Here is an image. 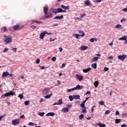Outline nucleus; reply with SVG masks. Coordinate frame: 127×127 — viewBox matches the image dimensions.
Here are the masks:
<instances>
[{
    "instance_id": "1",
    "label": "nucleus",
    "mask_w": 127,
    "mask_h": 127,
    "mask_svg": "<svg viewBox=\"0 0 127 127\" xmlns=\"http://www.w3.org/2000/svg\"><path fill=\"white\" fill-rule=\"evenodd\" d=\"M3 40L6 44L11 43V42L12 41V37L10 36L4 35Z\"/></svg>"
},
{
    "instance_id": "2",
    "label": "nucleus",
    "mask_w": 127,
    "mask_h": 127,
    "mask_svg": "<svg viewBox=\"0 0 127 127\" xmlns=\"http://www.w3.org/2000/svg\"><path fill=\"white\" fill-rule=\"evenodd\" d=\"M45 15L42 17V19H46V18H51L53 16V14L51 12H47V14H45Z\"/></svg>"
},
{
    "instance_id": "3",
    "label": "nucleus",
    "mask_w": 127,
    "mask_h": 127,
    "mask_svg": "<svg viewBox=\"0 0 127 127\" xmlns=\"http://www.w3.org/2000/svg\"><path fill=\"white\" fill-rule=\"evenodd\" d=\"M24 26L23 25L22 26H19V25L17 24L13 27V30L16 31V30H20L21 29H22Z\"/></svg>"
},
{
    "instance_id": "4",
    "label": "nucleus",
    "mask_w": 127,
    "mask_h": 127,
    "mask_svg": "<svg viewBox=\"0 0 127 127\" xmlns=\"http://www.w3.org/2000/svg\"><path fill=\"white\" fill-rule=\"evenodd\" d=\"M53 13L55 14H57V13H60L62 12V8H58L57 9H53Z\"/></svg>"
},
{
    "instance_id": "5",
    "label": "nucleus",
    "mask_w": 127,
    "mask_h": 127,
    "mask_svg": "<svg viewBox=\"0 0 127 127\" xmlns=\"http://www.w3.org/2000/svg\"><path fill=\"white\" fill-rule=\"evenodd\" d=\"M127 56L126 55H120L118 57V58L119 59V60H121L122 61H124L125 59L127 58Z\"/></svg>"
},
{
    "instance_id": "6",
    "label": "nucleus",
    "mask_w": 127,
    "mask_h": 127,
    "mask_svg": "<svg viewBox=\"0 0 127 127\" xmlns=\"http://www.w3.org/2000/svg\"><path fill=\"white\" fill-rule=\"evenodd\" d=\"M46 34H47V31H43V32L41 33L40 34L39 39H43L44 38Z\"/></svg>"
},
{
    "instance_id": "7",
    "label": "nucleus",
    "mask_w": 127,
    "mask_h": 127,
    "mask_svg": "<svg viewBox=\"0 0 127 127\" xmlns=\"http://www.w3.org/2000/svg\"><path fill=\"white\" fill-rule=\"evenodd\" d=\"M12 124L14 126L18 125V124H19V119H15V120H13L12 122Z\"/></svg>"
},
{
    "instance_id": "8",
    "label": "nucleus",
    "mask_w": 127,
    "mask_h": 127,
    "mask_svg": "<svg viewBox=\"0 0 127 127\" xmlns=\"http://www.w3.org/2000/svg\"><path fill=\"white\" fill-rule=\"evenodd\" d=\"M9 76V73L7 71L3 72L2 74V77L4 78V77H7Z\"/></svg>"
},
{
    "instance_id": "9",
    "label": "nucleus",
    "mask_w": 127,
    "mask_h": 127,
    "mask_svg": "<svg viewBox=\"0 0 127 127\" xmlns=\"http://www.w3.org/2000/svg\"><path fill=\"white\" fill-rule=\"evenodd\" d=\"M76 77L79 81H82L84 79V77H83V76L80 75L78 74H76Z\"/></svg>"
},
{
    "instance_id": "10",
    "label": "nucleus",
    "mask_w": 127,
    "mask_h": 127,
    "mask_svg": "<svg viewBox=\"0 0 127 127\" xmlns=\"http://www.w3.org/2000/svg\"><path fill=\"white\" fill-rule=\"evenodd\" d=\"M83 89V86L77 85L75 87H74V90H82Z\"/></svg>"
},
{
    "instance_id": "11",
    "label": "nucleus",
    "mask_w": 127,
    "mask_h": 127,
    "mask_svg": "<svg viewBox=\"0 0 127 127\" xmlns=\"http://www.w3.org/2000/svg\"><path fill=\"white\" fill-rule=\"evenodd\" d=\"M49 91H50V88H45L43 89V92L46 94L47 95L49 93Z\"/></svg>"
},
{
    "instance_id": "12",
    "label": "nucleus",
    "mask_w": 127,
    "mask_h": 127,
    "mask_svg": "<svg viewBox=\"0 0 127 127\" xmlns=\"http://www.w3.org/2000/svg\"><path fill=\"white\" fill-rule=\"evenodd\" d=\"M44 12L45 14H47V12H48V5H46L44 7Z\"/></svg>"
},
{
    "instance_id": "13",
    "label": "nucleus",
    "mask_w": 127,
    "mask_h": 127,
    "mask_svg": "<svg viewBox=\"0 0 127 127\" xmlns=\"http://www.w3.org/2000/svg\"><path fill=\"white\" fill-rule=\"evenodd\" d=\"M46 116H47V117H54V116H55V113L54 112H49L47 113Z\"/></svg>"
},
{
    "instance_id": "14",
    "label": "nucleus",
    "mask_w": 127,
    "mask_h": 127,
    "mask_svg": "<svg viewBox=\"0 0 127 127\" xmlns=\"http://www.w3.org/2000/svg\"><path fill=\"white\" fill-rule=\"evenodd\" d=\"M31 21L32 22V24H33V23H34V22L35 23H37V24L43 23V22L37 21L36 20H32Z\"/></svg>"
},
{
    "instance_id": "15",
    "label": "nucleus",
    "mask_w": 127,
    "mask_h": 127,
    "mask_svg": "<svg viewBox=\"0 0 127 127\" xmlns=\"http://www.w3.org/2000/svg\"><path fill=\"white\" fill-rule=\"evenodd\" d=\"M78 32L79 33V35L80 36H81V37H84V36H85V33H84L83 31L78 30Z\"/></svg>"
},
{
    "instance_id": "16",
    "label": "nucleus",
    "mask_w": 127,
    "mask_h": 127,
    "mask_svg": "<svg viewBox=\"0 0 127 127\" xmlns=\"http://www.w3.org/2000/svg\"><path fill=\"white\" fill-rule=\"evenodd\" d=\"M88 49V47L86 46H82L80 47V50L81 51H84V50H87Z\"/></svg>"
},
{
    "instance_id": "17",
    "label": "nucleus",
    "mask_w": 127,
    "mask_h": 127,
    "mask_svg": "<svg viewBox=\"0 0 127 127\" xmlns=\"http://www.w3.org/2000/svg\"><path fill=\"white\" fill-rule=\"evenodd\" d=\"M63 18H64V16L63 15L60 16H56L54 18V19H62Z\"/></svg>"
},
{
    "instance_id": "18",
    "label": "nucleus",
    "mask_w": 127,
    "mask_h": 127,
    "mask_svg": "<svg viewBox=\"0 0 127 127\" xmlns=\"http://www.w3.org/2000/svg\"><path fill=\"white\" fill-rule=\"evenodd\" d=\"M61 6L64 9H67V10H68V9H70V7H69V6H65V5L62 4V5H61Z\"/></svg>"
},
{
    "instance_id": "19",
    "label": "nucleus",
    "mask_w": 127,
    "mask_h": 127,
    "mask_svg": "<svg viewBox=\"0 0 127 127\" xmlns=\"http://www.w3.org/2000/svg\"><path fill=\"white\" fill-rule=\"evenodd\" d=\"M91 69L90 67H89L88 68H85L83 69V72L84 73H88V72H89V71H91Z\"/></svg>"
},
{
    "instance_id": "20",
    "label": "nucleus",
    "mask_w": 127,
    "mask_h": 127,
    "mask_svg": "<svg viewBox=\"0 0 127 127\" xmlns=\"http://www.w3.org/2000/svg\"><path fill=\"white\" fill-rule=\"evenodd\" d=\"M1 32H7V29L5 27H3L1 28Z\"/></svg>"
},
{
    "instance_id": "21",
    "label": "nucleus",
    "mask_w": 127,
    "mask_h": 127,
    "mask_svg": "<svg viewBox=\"0 0 127 127\" xmlns=\"http://www.w3.org/2000/svg\"><path fill=\"white\" fill-rule=\"evenodd\" d=\"M55 105H62V99H60L58 103H55L54 106H55Z\"/></svg>"
},
{
    "instance_id": "22",
    "label": "nucleus",
    "mask_w": 127,
    "mask_h": 127,
    "mask_svg": "<svg viewBox=\"0 0 127 127\" xmlns=\"http://www.w3.org/2000/svg\"><path fill=\"white\" fill-rule=\"evenodd\" d=\"M116 28L118 29H123V26L121 24H117L116 25Z\"/></svg>"
},
{
    "instance_id": "23",
    "label": "nucleus",
    "mask_w": 127,
    "mask_h": 127,
    "mask_svg": "<svg viewBox=\"0 0 127 127\" xmlns=\"http://www.w3.org/2000/svg\"><path fill=\"white\" fill-rule=\"evenodd\" d=\"M68 111H69V109L68 108H64L62 109L63 113H67Z\"/></svg>"
},
{
    "instance_id": "24",
    "label": "nucleus",
    "mask_w": 127,
    "mask_h": 127,
    "mask_svg": "<svg viewBox=\"0 0 127 127\" xmlns=\"http://www.w3.org/2000/svg\"><path fill=\"white\" fill-rule=\"evenodd\" d=\"M73 98L75 100H79L80 99V95H73Z\"/></svg>"
},
{
    "instance_id": "25",
    "label": "nucleus",
    "mask_w": 127,
    "mask_h": 127,
    "mask_svg": "<svg viewBox=\"0 0 127 127\" xmlns=\"http://www.w3.org/2000/svg\"><path fill=\"white\" fill-rule=\"evenodd\" d=\"M127 36H124L123 37H121L119 39V40H127Z\"/></svg>"
},
{
    "instance_id": "26",
    "label": "nucleus",
    "mask_w": 127,
    "mask_h": 127,
    "mask_svg": "<svg viewBox=\"0 0 127 127\" xmlns=\"http://www.w3.org/2000/svg\"><path fill=\"white\" fill-rule=\"evenodd\" d=\"M91 67L93 69H97V63H94L91 64Z\"/></svg>"
},
{
    "instance_id": "27",
    "label": "nucleus",
    "mask_w": 127,
    "mask_h": 127,
    "mask_svg": "<svg viewBox=\"0 0 127 127\" xmlns=\"http://www.w3.org/2000/svg\"><path fill=\"white\" fill-rule=\"evenodd\" d=\"M5 97H9V94L8 93H6L1 96V98H4Z\"/></svg>"
},
{
    "instance_id": "28",
    "label": "nucleus",
    "mask_w": 127,
    "mask_h": 127,
    "mask_svg": "<svg viewBox=\"0 0 127 127\" xmlns=\"http://www.w3.org/2000/svg\"><path fill=\"white\" fill-rule=\"evenodd\" d=\"M84 3L87 6H90V1L86 0Z\"/></svg>"
},
{
    "instance_id": "29",
    "label": "nucleus",
    "mask_w": 127,
    "mask_h": 127,
    "mask_svg": "<svg viewBox=\"0 0 127 127\" xmlns=\"http://www.w3.org/2000/svg\"><path fill=\"white\" fill-rule=\"evenodd\" d=\"M98 59H99V58L98 57H94L92 61L93 62H96V61H98Z\"/></svg>"
},
{
    "instance_id": "30",
    "label": "nucleus",
    "mask_w": 127,
    "mask_h": 127,
    "mask_svg": "<svg viewBox=\"0 0 127 127\" xmlns=\"http://www.w3.org/2000/svg\"><path fill=\"white\" fill-rule=\"evenodd\" d=\"M52 95H53V94L51 93L49 95H46V96H45V99H49V98H50V97H51L52 96Z\"/></svg>"
},
{
    "instance_id": "31",
    "label": "nucleus",
    "mask_w": 127,
    "mask_h": 127,
    "mask_svg": "<svg viewBox=\"0 0 127 127\" xmlns=\"http://www.w3.org/2000/svg\"><path fill=\"white\" fill-rule=\"evenodd\" d=\"M68 98L69 101H70V102H72V101H73V100H74V97H73V96H72V95H69L68 96Z\"/></svg>"
},
{
    "instance_id": "32",
    "label": "nucleus",
    "mask_w": 127,
    "mask_h": 127,
    "mask_svg": "<svg viewBox=\"0 0 127 127\" xmlns=\"http://www.w3.org/2000/svg\"><path fill=\"white\" fill-rule=\"evenodd\" d=\"M94 85L95 87V88H97V87H98V86H99V82L96 81H95V82L94 83Z\"/></svg>"
},
{
    "instance_id": "33",
    "label": "nucleus",
    "mask_w": 127,
    "mask_h": 127,
    "mask_svg": "<svg viewBox=\"0 0 127 127\" xmlns=\"http://www.w3.org/2000/svg\"><path fill=\"white\" fill-rule=\"evenodd\" d=\"M9 96H13L14 95H15V92L13 91H10V92H8Z\"/></svg>"
},
{
    "instance_id": "34",
    "label": "nucleus",
    "mask_w": 127,
    "mask_h": 127,
    "mask_svg": "<svg viewBox=\"0 0 127 127\" xmlns=\"http://www.w3.org/2000/svg\"><path fill=\"white\" fill-rule=\"evenodd\" d=\"M73 36L75 38H76V39H79V36H80V35L78 34H73Z\"/></svg>"
},
{
    "instance_id": "35",
    "label": "nucleus",
    "mask_w": 127,
    "mask_h": 127,
    "mask_svg": "<svg viewBox=\"0 0 127 127\" xmlns=\"http://www.w3.org/2000/svg\"><path fill=\"white\" fill-rule=\"evenodd\" d=\"M127 113H125L122 115V117L123 119H125V118H127Z\"/></svg>"
},
{
    "instance_id": "36",
    "label": "nucleus",
    "mask_w": 127,
    "mask_h": 127,
    "mask_svg": "<svg viewBox=\"0 0 127 127\" xmlns=\"http://www.w3.org/2000/svg\"><path fill=\"white\" fill-rule=\"evenodd\" d=\"M87 107H84L83 109H82V113L83 114H85V113H87Z\"/></svg>"
},
{
    "instance_id": "37",
    "label": "nucleus",
    "mask_w": 127,
    "mask_h": 127,
    "mask_svg": "<svg viewBox=\"0 0 127 127\" xmlns=\"http://www.w3.org/2000/svg\"><path fill=\"white\" fill-rule=\"evenodd\" d=\"M30 103V101H25L24 102V105L25 106H28V105H29Z\"/></svg>"
},
{
    "instance_id": "38",
    "label": "nucleus",
    "mask_w": 127,
    "mask_h": 127,
    "mask_svg": "<svg viewBox=\"0 0 127 127\" xmlns=\"http://www.w3.org/2000/svg\"><path fill=\"white\" fill-rule=\"evenodd\" d=\"M72 91H75V88L74 87L71 89H68L67 90V92L69 93L70 92H72Z\"/></svg>"
},
{
    "instance_id": "39",
    "label": "nucleus",
    "mask_w": 127,
    "mask_h": 127,
    "mask_svg": "<svg viewBox=\"0 0 127 127\" xmlns=\"http://www.w3.org/2000/svg\"><path fill=\"white\" fill-rule=\"evenodd\" d=\"M98 126H99L100 127H106V125L105 124L99 123L98 124Z\"/></svg>"
},
{
    "instance_id": "40",
    "label": "nucleus",
    "mask_w": 127,
    "mask_h": 127,
    "mask_svg": "<svg viewBox=\"0 0 127 127\" xmlns=\"http://www.w3.org/2000/svg\"><path fill=\"white\" fill-rule=\"evenodd\" d=\"M28 125L29 126H37V124H35V123H32V122H30V123H29Z\"/></svg>"
},
{
    "instance_id": "41",
    "label": "nucleus",
    "mask_w": 127,
    "mask_h": 127,
    "mask_svg": "<svg viewBox=\"0 0 127 127\" xmlns=\"http://www.w3.org/2000/svg\"><path fill=\"white\" fill-rule=\"evenodd\" d=\"M121 119H116V120H115V123H116V124H119V123H121Z\"/></svg>"
},
{
    "instance_id": "42",
    "label": "nucleus",
    "mask_w": 127,
    "mask_h": 127,
    "mask_svg": "<svg viewBox=\"0 0 127 127\" xmlns=\"http://www.w3.org/2000/svg\"><path fill=\"white\" fill-rule=\"evenodd\" d=\"M99 104L101 105V106H104V105H105V102L103 101H101L99 102Z\"/></svg>"
},
{
    "instance_id": "43",
    "label": "nucleus",
    "mask_w": 127,
    "mask_h": 127,
    "mask_svg": "<svg viewBox=\"0 0 127 127\" xmlns=\"http://www.w3.org/2000/svg\"><path fill=\"white\" fill-rule=\"evenodd\" d=\"M30 27L32 28V29H37V27L35 25H31Z\"/></svg>"
},
{
    "instance_id": "44",
    "label": "nucleus",
    "mask_w": 127,
    "mask_h": 127,
    "mask_svg": "<svg viewBox=\"0 0 127 127\" xmlns=\"http://www.w3.org/2000/svg\"><path fill=\"white\" fill-rule=\"evenodd\" d=\"M81 108H85V103L83 102L80 105Z\"/></svg>"
},
{
    "instance_id": "45",
    "label": "nucleus",
    "mask_w": 127,
    "mask_h": 127,
    "mask_svg": "<svg viewBox=\"0 0 127 127\" xmlns=\"http://www.w3.org/2000/svg\"><path fill=\"white\" fill-rule=\"evenodd\" d=\"M79 120H82V119H84V115L81 114V115L79 116Z\"/></svg>"
},
{
    "instance_id": "46",
    "label": "nucleus",
    "mask_w": 127,
    "mask_h": 127,
    "mask_svg": "<svg viewBox=\"0 0 127 127\" xmlns=\"http://www.w3.org/2000/svg\"><path fill=\"white\" fill-rule=\"evenodd\" d=\"M45 114V113L44 112H41L39 114V116H40V117H43V116H44V114Z\"/></svg>"
},
{
    "instance_id": "47",
    "label": "nucleus",
    "mask_w": 127,
    "mask_h": 127,
    "mask_svg": "<svg viewBox=\"0 0 127 127\" xmlns=\"http://www.w3.org/2000/svg\"><path fill=\"white\" fill-rule=\"evenodd\" d=\"M18 97L20 98V99L21 100H22V99H23V95H22V94H19V95H18Z\"/></svg>"
},
{
    "instance_id": "48",
    "label": "nucleus",
    "mask_w": 127,
    "mask_h": 127,
    "mask_svg": "<svg viewBox=\"0 0 127 127\" xmlns=\"http://www.w3.org/2000/svg\"><path fill=\"white\" fill-rule=\"evenodd\" d=\"M104 72H107V71H109L108 67L105 66L104 68Z\"/></svg>"
},
{
    "instance_id": "49",
    "label": "nucleus",
    "mask_w": 127,
    "mask_h": 127,
    "mask_svg": "<svg viewBox=\"0 0 127 127\" xmlns=\"http://www.w3.org/2000/svg\"><path fill=\"white\" fill-rule=\"evenodd\" d=\"M56 57H53L52 58V61H53V62H55V61H56Z\"/></svg>"
},
{
    "instance_id": "50",
    "label": "nucleus",
    "mask_w": 127,
    "mask_h": 127,
    "mask_svg": "<svg viewBox=\"0 0 127 127\" xmlns=\"http://www.w3.org/2000/svg\"><path fill=\"white\" fill-rule=\"evenodd\" d=\"M8 51V48H5L4 50L3 51L2 53H5V52H7Z\"/></svg>"
},
{
    "instance_id": "51",
    "label": "nucleus",
    "mask_w": 127,
    "mask_h": 127,
    "mask_svg": "<svg viewBox=\"0 0 127 127\" xmlns=\"http://www.w3.org/2000/svg\"><path fill=\"white\" fill-rule=\"evenodd\" d=\"M110 113H111V111H110V110H107L105 112V115H109V114H110Z\"/></svg>"
},
{
    "instance_id": "52",
    "label": "nucleus",
    "mask_w": 127,
    "mask_h": 127,
    "mask_svg": "<svg viewBox=\"0 0 127 127\" xmlns=\"http://www.w3.org/2000/svg\"><path fill=\"white\" fill-rule=\"evenodd\" d=\"M36 62L37 64H39V63H40V59H37Z\"/></svg>"
},
{
    "instance_id": "53",
    "label": "nucleus",
    "mask_w": 127,
    "mask_h": 127,
    "mask_svg": "<svg viewBox=\"0 0 127 127\" xmlns=\"http://www.w3.org/2000/svg\"><path fill=\"white\" fill-rule=\"evenodd\" d=\"M122 11H124L125 12H127V7L123 8L122 9Z\"/></svg>"
},
{
    "instance_id": "54",
    "label": "nucleus",
    "mask_w": 127,
    "mask_h": 127,
    "mask_svg": "<svg viewBox=\"0 0 127 127\" xmlns=\"http://www.w3.org/2000/svg\"><path fill=\"white\" fill-rule=\"evenodd\" d=\"M4 117H5V115H2V116H0V121H1V119H3V118H4Z\"/></svg>"
},
{
    "instance_id": "55",
    "label": "nucleus",
    "mask_w": 127,
    "mask_h": 127,
    "mask_svg": "<svg viewBox=\"0 0 127 127\" xmlns=\"http://www.w3.org/2000/svg\"><path fill=\"white\" fill-rule=\"evenodd\" d=\"M95 38H91L90 40V42H95Z\"/></svg>"
},
{
    "instance_id": "56",
    "label": "nucleus",
    "mask_w": 127,
    "mask_h": 127,
    "mask_svg": "<svg viewBox=\"0 0 127 127\" xmlns=\"http://www.w3.org/2000/svg\"><path fill=\"white\" fill-rule=\"evenodd\" d=\"M108 59H109V60H112L114 59V57H113V56H110V57L108 58Z\"/></svg>"
},
{
    "instance_id": "57",
    "label": "nucleus",
    "mask_w": 127,
    "mask_h": 127,
    "mask_svg": "<svg viewBox=\"0 0 127 127\" xmlns=\"http://www.w3.org/2000/svg\"><path fill=\"white\" fill-rule=\"evenodd\" d=\"M42 102H44V99L43 98H40L39 103H42Z\"/></svg>"
},
{
    "instance_id": "58",
    "label": "nucleus",
    "mask_w": 127,
    "mask_h": 127,
    "mask_svg": "<svg viewBox=\"0 0 127 127\" xmlns=\"http://www.w3.org/2000/svg\"><path fill=\"white\" fill-rule=\"evenodd\" d=\"M88 100H89V97H87L85 100L84 101H83V103H86V102H87V101H88Z\"/></svg>"
},
{
    "instance_id": "59",
    "label": "nucleus",
    "mask_w": 127,
    "mask_h": 127,
    "mask_svg": "<svg viewBox=\"0 0 127 127\" xmlns=\"http://www.w3.org/2000/svg\"><path fill=\"white\" fill-rule=\"evenodd\" d=\"M85 15H86V14L85 13H83L80 15V17L81 18H83V17H84V16H85Z\"/></svg>"
},
{
    "instance_id": "60",
    "label": "nucleus",
    "mask_w": 127,
    "mask_h": 127,
    "mask_svg": "<svg viewBox=\"0 0 127 127\" xmlns=\"http://www.w3.org/2000/svg\"><path fill=\"white\" fill-rule=\"evenodd\" d=\"M119 115H120V112H119V111H117L115 114V116H118Z\"/></svg>"
},
{
    "instance_id": "61",
    "label": "nucleus",
    "mask_w": 127,
    "mask_h": 127,
    "mask_svg": "<svg viewBox=\"0 0 127 127\" xmlns=\"http://www.w3.org/2000/svg\"><path fill=\"white\" fill-rule=\"evenodd\" d=\"M121 127H127V125L124 124L121 125Z\"/></svg>"
},
{
    "instance_id": "62",
    "label": "nucleus",
    "mask_w": 127,
    "mask_h": 127,
    "mask_svg": "<svg viewBox=\"0 0 127 127\" xmlns=\"http://www.w3.org/2000/svg\"><path fill=\"white\" fill-rule=\"evenodd\" d=\"M126 18H123L121 20V22H123V21H126Z\"/></svg>"
},
{
    "instance_id": "63",
    "label": "nucleus",
    "mask_w": 127,
    "mask_h": 127,
    "mask_svg": "<svg viewBox=\"0 0 127 127\" xmlns=\"http://www.w3.org/2000/svg\"><path fill=\"white\" fill-rule=\"evenodd\" d=\"M65 65H66V64H63L61 65V68H64V67H65Z\"/></svg>"
},
{
    "instance_id": "64",
    "label": "nucleus",
    "mask_w": 127,
    "mask_h": 127,
    "mask_svg": "<svg viewBox=\"0 0 127 127\" xmlns=\"http://www.w3.org/2000/svg\"><path fill=\"white\" fill-rule=\"evenodd\" d=\"M12 50H13V51L16 52L17 49H16V48H14L12 49Z\"/></svg>"
}]
</instances>
